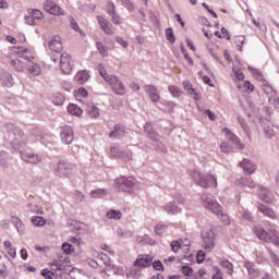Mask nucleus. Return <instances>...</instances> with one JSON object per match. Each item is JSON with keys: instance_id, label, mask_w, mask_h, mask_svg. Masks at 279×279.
Returning <instances> with one entry per match:
<instances>
[{"instance_id": "nucleus-1", "label": "nucleus", "mask_w": 279, "mask_h": 279, "mask_svg": "<svg viewBox=\"0 0 279 279\" xmlns=\"http://www.w3.org/2000/svg\"><path fill=\"white\" fill-rule=\"evenodd\" d=\"M9 136H11V147L21 154L22 160L29 162L31 165H38L43 160L37 154H25V147H27V135L23 130L19 129L14 123L9 122L4 125Z\"/></svg>"}, {"instance_id": "nucleus-2", "label": "nucleus", "mask_w": 279, "mask_h": 279, "mask_svg": "<svg viewBox=\"0 0 279 279\" xmlns=\"http://www.w3.org/2000/svg\"><path fill=\"white\" fill-rule=\"evenodd\" d=\"M201 199L206 210H210L214 213V215H217V217H219L223 223H229L228 215L222 213L223 207H221L217 201L213 199L208 194H202Z\"/></svg>"}, {"instance_id": "nucleus-3", "label": "nucleus", "mask_w": 279, "mask_h": 279, "mask_svg": "<svg viewBox=\"0 0 279 279\" xmlns=\"http://www.w3.org/2000/svg\"><path fill=\"white\" fill-rule=\"evenodd\" d=\"M114 189L119 193H129L132 195L136 189V179L134 177H119L114 180Z\"/></svg>"}, {"instance_id": "nucleus-4", "label": "nucleus", "mask_w": 279, "mask_h": 279, "mask_svg": "<svg viewBox=\"0 0 279 279\" xmlns=\"http://www.w3.org/2000/svg\"><path fill=\"white\" fill-rule=\"evenodd\" d=\"M194 182L202 186V189H208L209 186L217 187V178L213 174H204L201 171H194L192 173Z\"/></svg>"}, {"instance_id": "nucleus-5", "label": "nucleus", "mask_w": 279, "mask_h": 279, "mask_svg": "<svg viewBox=\"0 0 279 279\" xmlns=\"http://www.w3.org/2000/svg\"><path fill=\"white\" fill-rule=\"evenodd\" d=\"M256 236L260 239V241H265L266 243H272L276 247H279V238H278V231L272 230L270 233H267L265 229L262 227H254L253 228Z\"/></svg>"}, {"instance_id": "nucleus-6", "label": "nucleus", "mask_w": 279, "mask_h": 279, "mask_svg": "<svg viewBox=\"0 0 279 279\" xmlns=\"http://www.w3.org/2000/svg\"><path fill=\"white\" fill-rule=\"evenodd\" d=\"M76 168L77 166L74 162L69 160H60L57 165L56 172L59 178H69V175H71Z\"/></svg>"}, {"instance_id": "nucleus-7", "label": "nucleus", "mask_w": 279, "mask_h": 279, "mask_svg": "<svg viewBox=\"0 0 279 279\" xmlns=\"http://www.w3.org/2000/svg\"><path fill=\"white\" fill-rule=\"evenodd\" d=\"M107 84L111 86V89L116 95H120V96L125 95V85H123V82L119 80V76L111 75V77L107 80Z\"/></svg>"}, {"instance_id": "nucleus-8", "label": "nucleus", "mask_w": 279, "mask_h": 279, "mask_svg": "<svg viewBox=\"0 0 279 279\" xmlns=\"http://www.w3.org/2000/svg\"><path fill=\"white\" fill-rule=\"evenodd\" d=\"M203 247L210 252L215 247V231L213 228L202 232Z\"/></svg>"}, {"instance_id": "nucleus-9", "label": "nucleus", "mask_w": 279, "mask_h": 279, "mask_svg": "<svg viewBox=\"0 0 279 279\" xmlns=\"http://www.w3.org/2000/svg\"><path fill=\"white\" fill-rule=\"evenodd\" d=\"M60 69L64 75H71L73 71V65L71 64V56L66 52L60 54Z\"/></svg>"}, {"instance_id": "nucleus-10", "label": "nucleus", "mask_w": 279, "mask_h": 279, "mask_svg": "<svg viewBox=\"0 0 279 279\" xmlns=\"http://www.w3.org/2000/svg\"><path fill=\"white\" fill-rule=\"evenodd\" d=\"M44 9L46 12H48V14H52L53 16H60L64 14L60 5L56 4V2L51 0H46L44 2Z\"/></svg>"}, {"instance_id": "nucleus-11", "label": "nucleus", "mask_w": 279, "mask_h": 279, "mask_svg": "<svg viewBox=\"0 0 279 279\" xmlns=\"http://www.w3.org/2000/svg\"><path fill=\"white\" fill-rule=\"evenodd\" d=\"M60 138L64 145H71L75 140V136L73 135V129H71L69 125L63 126L60 132Z\"/></svg>"}, {"instance_id": "nucleus-12", "label": "nucleus", "mask_w": 279, "mask_h": 279, "mask_svg": "<svg viewBox=\"0 0 279 279\" xmlns=\"http://www.w3.org/2000/svg\"><path fill=\"white\" fill-rule=\"evenodd\" d=\"M144 90L153 104L160 101V94H158V87L156 85H145Z\"/></svg>"}, {"instance_id": "nucleus-13", "label": "nucleus", "mask_w": 279, "mask_h": 279, "mask_svg": "<svg viewBox=\"0 0 279 279\" xmlns=\"http://www.w3.org/2000/svg\"><path fill=\"white\" fill-rule=\"evenodd\" d=\"M144 132L148 136L149 141H153V143H159L160 135L156 132V130L154 129V125H151L150 122L145 123Z\"/></svg>"}, {"instance_id": "nucleus-14", "label": "nucleus", "mask_w": 279, "mask_h": 279, "mask_svg": "<svg viewBox=\"0 0 279 279\" xmlns=\"http://www.w3.org/2000/svg\"><path fill=\"white\" fill-rule=\"evenodd\" d=\"M153 260L154 257H151V255H138L136 260L134 262V267H151Z\"/></svg>"}, {"instance_id": "nucleus-15", "label": "nucleus", "mask_w": 279, "mask_h": 279, "mask_svg": "<svg viewBox=\"0 0 279 279\" xmlns=\"http://www.w3.org/2000/svg\"><path fill=\"white\" fill-rule=\"evenodd\" d=\"M258 195L262 202H265L266 204H271V202H274V194L267 187L258 185Z\"/></svg>"}, {"instance_id": "nucleus-16", "label": "nucleus", "mask_w": 279, "mask_h": 279, "mask_svg": "<svg viewBox=\"0 0 279 279\" xmlns=\"http://www.w3.org/2000/svg\"><path fill=\"white\" fill-rule=\"evenodd\" d=\"M240 167L243 169L245 175H252V173L256 172V163L251 159H243V161L240 162Z\"/></svg>"}, {"instance_id": "nucleus-17", "label": "nucleus", "mask_w": 279, "mask_h": 279, "mask_svg": "<svg viewBox=\"0 0 279 279\" xmlns=\"http://www.w3.org/2000/svg\"><path fill=\"white\" fill-rule=\"evenodd\" d=\"M222 132H225L228 141L235 145L236 149H243L245 147L241 144V140H239V137L234 133H232V131H230L229 129H223Z\"/></svg>"}, {"instance_id": "nucleus-18", "label": "nucleus", "mask_w": 279, "mask_h": 279, "mask_svg": "<svg viewBox=\"0 0 279 279\" xmlns=\"http://www.w3.org/2000/svg\"><path fill=\"white\" fill-rule=\"evenodd\" d=\"M98 23H99L102 32H105V34H107V36H112V34H114L112 24L109 23L108 20L104 19V16H98Z\"/></svg>"}, {"instance_id": "nucleus-19", "label": "nucleus", "mask_w": 279, "mask_h": 279, "mask_svg": "<svg viewBox=\"0 0 279 279\" xmlns=\"http://www.w3.org/2000/svg\"><path fill=\"white\" fill-rule=\"evenodd\" d=\"M0 81L2 82V86H7V88H11V86H14V78L12 77V74H10L5 70L1 71Z\"/></svg>"}, {"instance_id": "nucleus-20", "label": "nucleus", "mask_w": 279, "mask_h": 279, "mask_svg": "<svg viewBox=\"0 0 279 279\" xmlns=\"http://www.w3.org/2000/svg\"><path fill=\"white\" fill-rule=\"evenodd\" d=\"M123 136H125V129L121 124H116L109 133V138H123Z\"/></svg>"}, {"instance_id": "nucleus-21", "label": "nucleus", "mask_w": 279, "mask_h": 279, "mask_svg": "<svg viewBox=\"0 0 279 279\" xmlns=\"http://www.w3.org/2000/svg\"><path fill=\"white\" fill-rule=\"evenodd\" d=\"M243 267H245L251 278H258L259 272H258V269H256V266L254 265V263L250 260H244Z\"/></svg>"}, {"instance_id": "nucleus-22", "label": "nucleus", "mask_w": 279, "mask_h": 279, "mask_svg": "<svg viewBox=\"0 0 279 279\" xmlns=\"http://www.w3.org/2000/svg\"><path fill=\"white\" fill-rule=\"evenodd\" d=\"M48 46L51 51H54V53H60V51H62V41L58 36H54L52 40L49 41Z\"/></svg>"}, {"instance_id": "nucleus-23", "label": "nucleus", "mask_w": 279, "mask_h": 279, "mask_svg": "<svg viewBox=\"0 0 279 279\" xmlns=\"http://www.w3.org/2000/svg\"><path fill=\"white\" fill-rule=\"evenodd\" d=\"M163 209L168 215H180L182 213V208L179 207L175 202H170L163 206Z\"/></svg>"}, {"instance_id": "nucleus-24", "label": "nucleus", "mask_w": 279, "mask_h": 279, "mask_svg": "<svg viewBox=\"0 0 279 279\" xmlns=\"http://www.w3.org/2000/svg\"><path fill=\"white\" fill-rule=\"evenodd\" d=\"M241 186H246L247 189H256V183L250 177H242L236 181Z\"/></svg>"}, {"instance_id": "nucleus-25", "label": "nucleus", "mask_w": 279, "mask_h": 279, "mask_svg": "<svg viewBox=\"0 0 279 279\" xmlns=\"http://www.w3.org/2000/svg\"><path fill=\"white\" fill-rule=\"evenodd\" d=\"M88 80H90V74H88L86 70L80 71L75 75V82H77V84H86Z\"/></svg>"}, {"instance_id": "nucleus-26", "label": "nucleus", "mask_w": 279, "mask_h": 279, "mask_svg": "<svg viewBox=\"0 0 279 279\" xmlns=\"http://www.w3.org/2000/svg\"><path fill=\"white\" fill-rule=\"evenodd\" d=\"M257 209L259 210V213H263V215H265L266 217H269V219L276 218V213H274L271 208L265 206L264 204H259L257 206Z\"/></svg>"}, {"instance_id": "nucleus-27", "label": "nucleus", "mask_w": 279, "mask_h": 279, "mask_svg": "<svg viewBox=\"0 0 279 279\" xmlns=\"http://www.w3.org/2000/svg\"><path fill=\"white\" fill-rule=\"evenodd\" d=\"M68 112L73 117H82V114H84V111L82 110V108H80L77 105H74V104H70L68 106Z\"/></svg>"}, {"instance_id": "nucleus-28", "label": "nucleus", "mask_w": 279, "mask_h": 279, "mask_svg": "<svg viewBox=\"0 0 279 279\" xmlns=\"http://www.w3.org/2000/svg\"><path fill=\"white\" fill-rule=\"evenodd\" d=\"M219 265L221 266L222 269H226L229 276H232V274H234V266L230 263V260L222 259L220 260Z\"/></svg>"}, {"instance_id": "nucleus-29", "label": "nucleus", "mask_w": 279, "mask_h": 279, "mask_svg": "<svg viewBox=\"0 0 279 279\" xmlns=\"http://www.w3.org/2000/svg\"><path fill=\"white\" fill-rule=\"evenodd\" d=\"M27 71L28 73H31V75H39L41 73L40 70V65H38L37 63H34L32 61H29L28 65H27Z\"/></svg>"}, {"instance_id": "nucleus-30", "label": "nucleus", "mask_w": 279, "mask_h": 279, "mask_svg": "<svg viewBox=\"0 0 279 279\" xmlns=\"http://www.w3.org/2000/svg\"><path fill=\"white\" fill-rule=\"evenodd\" d=\"M31 221L33 226H36L37 228H43V226H46L47 223V219L41 216H33Z\"/></svg>"}, {"instance_id": "nucleus-31", "label": "nucleus", "mask_w": 279, "mask_h": 279, "mask_svg": "<svg viewBox=\"0 0 279 279\" xmlns=\"http://www.w3.org/2000/svg\"><path fill=\"white\" fill-rule=\"evenodd\" d=\"M87 113L92 119H99V109L95 105L87 106Z\"/></svg>"}, {"instance_id": "nucleus-32", "label": "nucleus", "mask_w": 279, "mask_h": 279, "mask_svg": "<svg viewBox=\"0 0 279 279\" xmlns=\"http://www.w3.org/2000/svg\"><path fill=\"white\" fill-rule=\"evenodd\" d=\"M17 53L20 56V58H23L24 60H27L28 62H32V59L34 57H32V54H29V50L25 49V48H17Z\"/></svg>"}, {"instance_id": "nucleus-33", "label": "nucleus", "mask_w": 279, "mask_h": 279, "mask_svg": "<svg viewBox=\"0 0 279 279\" xmlns=\"http://www.w3.org/2000/svg\"><path fill=\"white\" fill-rule=\"evenodd\" d=\"M107 217L108 219H114L116 221H119V219L122 217V214L121 210L110 209L107 211Z\"/></svg>"}, {"instance_id": "nucleus-34", "label": "nucleus", "mask_w": 279, "mask_h": 279, "mask_svg": "<svg viewBox=\"0 0 279 279\" xmlns=\"http://www.w3.org/2000/svg\"><path fill=\"white\" fill-rule=\"evenodd\" d=\"M27 12H28V14H31V16L33 19H37V21H43V19L45 17L43 15V11H40L38 9H28Z\"/></svg>"}, {"instance_id": "nucleus-35", "label": "nucleus", "mask_w": 279, "mask_h": 279, "mask_svg": "<svg viewBox=\"0 0 279 279\" xmlns=\"http://www.w3.org/2000/svg\"><path fill=\"white\" fill-rule=\"evenodd\" d=\"M11 221H12L13 226L16 228L17 232H23L24 225H23V221H21V218L13 216L11 218Z\"/></svg>"}, {"instance_id": "nucleus-36", "label": "nucleus", "mask_w": 279, "mask_h": 279, "mask_svg": "<svg viewBox=\"0 0 279 279\" xmlns=\"http://www.w3.org/2000/svg\"><path fill=\"white\" fill-rule=\"evenodd\" d=\"M98 71L105 82H108V80L112 77V75H109V73L106 71V68L101 63L98 64Z\"/></svg>"}, {"instance_id": "nucleus-37", "label": "nucleus", "mask_w": 279, "mask_h": 279, "mask_svg": "<svg viewBox=\"0 0 279 279\" xmlns=\"http://www.w3.org/2000/svg\"><path fill=\"white\" fill-rule=\"evenodd\" d=\"M96 47L100 53V56H102V58H108V47H106L104 44L101 43H96Z\"/></svg>"}, {"instance_id": "nucleus-38", "label": "nucleus", "mask_w": 279, "mask_h": 279, "mask_svg": "<svg viewBox=\"0 0 279 279\" xmlns=\"http://www.w3.org/2000/svg\"><path fill=\"white\" fill-rule=\"evenodd\" d=\"M234 43L236 47H239V51H243V45H245V36L239 35L234 38Z\"/></svg>"}, {"instance_id": "nucleus-39", "label": "nucleus", "mask_w": 279, "mask_h": 279, "mask_svg": "<svg viewBox=\"0 0 279 279\" xmlns=\"http://www.w3.org/2000/svg\"><path fill=\"white\" fill-rule=\"evenodd\" d=\"M52 104H54V106H62V104H64V95L62 94H56L52 97Z\"/></svg>"}, {"instance_id": "nucleus-40", "label": "nucleus", "mask_w": 279, "mask_h": 279, "mask_svg": "<svg viewBox=\"0 0 279 279\" xmlns=\"http://www.w3.org/2000/svg\"><path fill=\"white\" fill-rule=\"evenodd\" d=\"M167 40L173 45L175 43V34H173V28L169 27L166 29Z\"/></svg>"}, {"instance_id": "nucleus-41", "label": "nucleus", "mask_w": 279, "mask_h": 279, "mask_svg": "<svg viewBox=\"0 0 279 279\" xmlns=\"http://www.w3.org/2000/svg\"><path fill=\"white\" fill-rule=\"evenodd\" d=\"M168 90L172 97H180L182 95V90H180V87L178 86L171 85L168 87Z\"/></svg>"}, {"instance_id": "nucleus-42", "label": "nucleus", "mask_w": 279, "mask_h": 279, "mask_svg": "<svg viewBox=\"0 0 279 279\" xmlns=\"http://www.w3.org/2000/svg\"><path fill=\"white\" fill-rule=\"evenodd\" d=\"M11 66H13V69L15 71H19V72H21V71H23V69H25V66L23 65V63L19 59L12 60L11 61Z\"/></svg>"}, {"instance_id": "nucleus-43", "label": "nucleus", "mask_w": 279, "mask_h": 279, "mask_svg": "<svg viewBox=\"0 0 279 279\" xmlns=\"http://www.w3.org/2000/svg\"><path fill=\"white\" fill-rule=\"evenodd\" d=\"M62 250L64 252V254H73V252H75V247L73 246V244H69L66 242H64L62 244Z\"/></svg>"}, {"instance_id": "nucleus-44", "label": "nucleus", "mask_w": 279, "mask_h": 279, "mask_svg": "<svg viewBox=\"0 0 279 279\" xmlns=\"http://www.w3.org/2000/svg\"><path fill=\"white\" fill-rule=\"evenodd\" d=\"M183 88L189 95H193V93H195V88H193V85L189 81L183 82Z\"/></svg>"}, {"instance_id": "nucleus-45", "label": "nucleus", "mask_w": 279, "mask_h": 279, "mask_svg": "<svg viewBox=\"0 0 279 279\" xmlns=\"http://www.w3.org/2000/svg\"><path fill=\"white\" fill-rule=\"evenodd\" d=\"M268 254L270 256V260L274 265H276V267H279V258L278 255H276V253H274V251H271V248H268Z\"/></svg>"}, {"instance_id": "nucleus-46", "label": "nucleus", "mask_w": 279, "mask_h": 279, "mask_svg": "<svg viewBox=\"0 0 279 279\" xmlns=\"http://www.w3.org/2000/svg\"><path fill=\"white\" fill-rule=\"evenodd\" d=\"M52 267H56V271H64L65 267L64 264L60 260H52L50 264Z\"/></svg>"}, {"instance_id": "nucleus-47", "label": "nucleus", "mask_w": 279, "mask_h": 279, "mask_svg": "<svg viewBox=\"0 0 279 279\" xmlns=\"http://www.w3.org/2000/svg\"><path fill=\"white\" fill-rule=\"evenodd\" d=\"M220 149L223 154H230V151H232V146L228 142H222L220 144Z\"/></svg>"}, {"instance_id": "nucleus-48", "label": "nucleus", "mask_w": 279, "mask_h": 279, "mask_svg": "<svg viewBox=\"0 0 279 279\" xmlns=\"http://www.w3.org/2000/svg\"><path fill=\"white\" fill-rule=\"evenodd\" d=\"M43 278L46 279H53V276H56L51 270H49L48 268H44L40 271Z\"/></svg>"}, {"instance_id": "nucleus-49", "label": "nucleus", "mask_w": 279, "mask_h": 279, "mask_svg": "<svg viewBox=\"0 0 279 279\" xmlns=\"http://www.w3.org/2000/svg\"><path fill=\"white\" fill-rule=\"evenodd\" d=\"M90 195L92 197H95V198L104 197V195H106V190L104 189L94 190L90 192Z\"/></svg>"}, {"instance_id": "nucleus-50", "label": "nucleus", "mask_w": 279, "mask_h": 279, "mask_svg": "<svg viewBox=\"0 0 279 279\" xmlns=\"http://www.w3.org/2000/svg\"><path fill=\"white\" fill-rule=\"evenodd\" d=\"M204 260H206V252L198 251L197 255H196V263H198V265H202V263H204Z\"/></svg>"}, {"instance_id": "nucleus-51", "label": "nucleus", "mask_w": 279, "mask_h": 279, "mask_svg": "<svg viewBox=\"0 0 279 279\" xmlns=\"http://www.w3.org/2000/svg\"><path fill=\"white\" fill-rule=\"evenodd\" d=\"M107 12H108L109 16H111L112 14L117 13L116 8H114V2L108 1V3H107Z\"/></svg>"}, {"instance_id": "nucleus-52", "label": "nucleus", "mask_w": 279, "mask_h": 279, "mask_svg": "<svg viewBox=\"0 0 279 279\" xmlns=\"http://www.w3.org/2000/svg\"><path fill=\"white\" fill-rule=\"evenodd\" d=\"M232 71H233L236 80H239V82H243V80H245V75L241 72V70L233 68Z\"/></svg>"}, {"instance_id": "nucleus-53", "label": "nucleus", "mask_w": 279, "mask_h": 279, "mask_svg": "<svg viewBox=\"0 0 279 279\" xmlns=\"http://www.w3.org/2000/svg\"><path fill=\"white\" fill-rule=\"evenodd\" d=\"M181 247H182V244H180V241L174 240V241L171 242L172 252L178 253V252H180Z\"/></svg>"}, {"instance_id": "nucleus-54", "label": "nucleus", "mask_w": 279, "mask_h": 279, "mask_svg": "<svg viewBox=\"0 0 279 279\" xmlns=\"http://www.w3.org/2000/svg\"><path fill=\"white\" fill-rule=\"evenodd\" d=\"M182 274H184L187 278L189 276H193V268L191 266H182Z\"/></svg>"}, {"instance_id": "nucleus-55", "label": "nucleus", "mask_w": 279, "mask_h": 279, "mask_svg": "<svg viewBox=\"0 0 279 279\" xmlns=\"http://www.w3.org/2000/svg\"><path fill=\"white\" fill-rule=\"evenodd\" d=\"M153 267L156 271H165V266H162V262L160 260H155Z\"/></svg>"}, {"instance_id": "nucleus-56", "label": "nucleus", "mask_w": 279, "mask_h": 279, "mask_svg": "<svg viewBox=\"0 0 279 279\" xmlns=\"http://www.w3.org/2000/svg\"><path fill=\"white\" fill-rule=\"evenodd\" d=\"M155 146H156V151H161L162 154H167V147L159 142H155Z\"/></svg>"}, {"instance_id": "nucleus-57", "label": "nucleus", "mask_w": 279, "mask_h": 279, "mask_svg": "<svg viewBox=\"0 0 279 279\" xmlns=\"http://www.w3.org/2000/svg\"><path fill=\"white\" fill-rule=\"evenodd\" d=\"M121 149L119 147H111L110 148V154L113 156V158H120L121 156Z\"/></svg>"}, {"instance_id": "nucleus-58", "label": "nucleus", "mask_w": 279, "mask_h": 279, "mask_svg": "<svg viewBox=\"0 0 279 279\" xmlns=\"http://www.w3.org/2000/svg\"><path fill=\"white\" fill-rule=\"evenodd\" d=\"M264 132H265L266 138H274L275 132H274V129H271V126H266Z\"/></svg>"}, {"instance_id": "nucleus-59", "label": "nucleus", "mask_w": 279, "mask_h": 279, "mask_svg": "<svg viewBox=\"0 0 279 279\" xmlns=\"http://www.w3.org/2000/svg\"><path fill=\"white\" fill-rule=\"evenodd\" d=\"M110 16H111V21L114 25H121V23H122L121 16H119L117 13H113Z\"/></svg>"}, {"instance_id": "nucleus-60", "label": "nucleus", "mask_w": 279, "mask_h": 279, "mask_svg": "<svg viewBox=\"0 0 279 279\" xmlns=\"http://www.w3.org/2000/svg\"><path fill=\"white\" fill-rule=\"evenodd\" d=\"M5 162H8V153L0 150V165H5Z\"/></svg>"}, {"instance_id": "nucleus-61", "label": "nucleus", "mask_w": 279, "mask_h": 279, "mask_svg": "<svg viewBox=\"0 0 279 279\" xmlns=\"http://www.w3.org/2000/svg\"><path fill=\"white\" fill-rule=\"evenodd\" d=\"M119 158H121L122 160H131L132 159V153L121 150Z\"/></svg>"}, {"instance_id": "nucleus-62", "label": "nucleus", "mask_w": 279, "mask_h": 279, "mask_svg": "<svg viewBox=\"0 0 279 279\" xmlns=\"http://www.w3.org/2000/svg\"><path fill=\"white\" fill-rule=\"evenodd\" d=\"M155 232H156V234H158V236H162V234H165V226L157 225L155 227Z\"/></svg>"}, {"instance_id": "nucleus-63", "label": "nucleus", "mask_w": 279, "mask_h": 279, "mask_svg": "<svg viewBox=\"0 0 279 279\" xmlns=\"http://www.w3.org/2000/svg\"><path fill=\"white\" fill-rule=\"evenodd\" d=\"M77 96L86 98V97H88V90H86V88H84V87H80L77 89Z\"/></svg>"}, {"instance_id": "nucleus-64", "label": "nucleus", "mask_w": 279, "mask_h": 279, "mask_svg": "<svg viewBox=\"0 0 279 279\" xmlns=\"http://www.w3.org/2000/svg\"><path fill=\"white\" fill-rule=\"evenodd\" d=\"M70 27H72L74 32H80V25H77V22L73 17L70 19Z\"/></svg>"}]
</instances>
